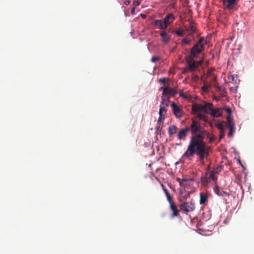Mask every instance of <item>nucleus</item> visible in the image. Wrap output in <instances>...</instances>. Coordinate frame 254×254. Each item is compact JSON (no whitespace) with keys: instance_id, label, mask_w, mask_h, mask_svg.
<instances>
[{"instance_id":"f257e3e1","label":"nucleus","mask_w":254,"mask_h":254,"mask_svg":"<svg viewBox=\"0 0 254 254\" xmlns=\"http://www.w3.org/2000/svg\"><path fill=\"white\" fill-rule=\"evenodd\" d=\"M210 149V146L207 145L205 142L192 145H189L183 157L186 158H190L196 154L199 157V160L203 161L204 160L205 158L207 159L209 155V151Z\"/></svg>"},{"instance_id":"f03ea898","label":"nucleus","mask_w":254,"mask_h":254,"mask_svg":"<svg viewBox=\"0 0 254 254\" xmlns=\"http://www.w3.org/2000/svg\"><path fill=\"white\" fill-rule=\"evenodd\" d=\"M189 127L192 135L189 145L205 142L204 140L207 131L203 128L198 121L193 120Z\"/></svg>"},{"instance_id":"7ed1b4c3","label":"nucleus","mask_w":254,"mask_h":254,"mask_svg":"<svg viewBox=\"0 0 254 254\" xmlns=\"http://www.w3.org/2000/svg\"><path fill=\"white\" fill-rule=\"evenodd\" d=\"M206 44V41L204 37H201L199 39L198 42L194 45L190 50L191 55L194 57L197 58L198 56L204 50L205 45Z\"/></svg>"},{"instance_id":"20e7f679","label":"nucleus","mask_w":254,"mask_h":254,"mask_svg":"<svg viewBox=\"0 0 254 254\" xmlns=\"http://www.w3.org/2000/svg\"><path fill=\"white\" fill-rule=\"evenodd\" d=\"M208 112L212 117L213 118H219L222 116V109L221 108H214L213 105L211 103H208L207 104Z\"/></svg>"},{"instance_id":"39448f33","label":"nucleus","mask_w":254,"mask_h":254,"mask_svg":"<svg viewBox=\"0 0 254 254\" xmlns=\"http://www.w3.org/2000/svg\"><path fill=\"white\" fill-rule=\"evenodd\" d=\"M204 105L198 104H194L192 107V112L193 114H195L196 113L199 112H203L205 114L209 113L208 112V106L207 102H204Z\"/></svg>"},{"instance_id":"423d86ee","label":"nucleus","mask_w":254,"mask_h":254,"mask_svg":"<svg viewBox=\"0 0 254 254\" xmlns=\"http://www.w3.org/2000/svg\"><path fill=\"white\" fill-rule=\"evenodd\" d=\"M180 209L183 212L187 213L193 211L195 209V204L193 202H184L180 205Z\"/></svg>"},{"instance_id":"0eeeda50","label":"nucleus","mask_w":254,"mask_h":254,"mask_svg":"<svg viewBox=\"0 0 254 254\" xmlns=\"http://www.w3.org/2000/svg\"><path fill=\"white\" fill-rule=\"evenodd\" d=\"M160 89L163 90L162 95L167 98H170L172 96L174 97L177 93L176 91L169 86L161 87Z\"/></svg>"},{"instance_id":"6e6552de","label":"nucleus","mask_w":254,"mask_h":254,"mask_svg":"<svg viewBox=\"0 0 254 254\" xmlns=\"http://www.w3.org/2000/svg\"><path fill=\"white\" fill-rule=\"evenodd\" d=\"M222 170V166H218L214 168L210 173V176L209 178H205L206 181L208 183L210 182L212 179L213 181L216 182L217 180V177H215V175L218 174Z\"/></svg>"},{"instance_id":"1a4fd4ad","label":"nucleus","mask_w":254,"mask_h":254,"mask_svg":"<svg viewBox=\"0 0 254 254\" xmlns=\"http://www.w3.org/2000/svg\"><path fill=\"white\" fill-rule=\"evenodd\" d=\"M171 107L172 108L173 114L177 118H181L183 116V111L174 102H173Z\"/></svg>"},{"instance_id":"9d476101","label":"nucleus","mask_w":254,"mask_h":254,"mask_svg":"<svg viewBox=\"0 0 254 254\" xmlns=\"http://www.w3.org/2000/svg\"><path fill=\"white\" fill-rule=\"evenodd\" d=\"M169 208L171 211L172 212L171 215V217L172 218L174 217H181L180 210L178 209L177 205L176 204V203L170 205Z\"/></svg>"},{"instance_id":"9b49d317","label":"nucleus","mask_w":254,"mask_h":254,"mask_svg":"<svg viewBox=\"0 0 254 254\" xmlns=\"http://www.w3.org/2000/svg\"><path fill=\"white\" fill-rule=\"evenodd\" d=\"M175 19L174 15L172 13H169L166 15L164 19V22L165 24V28H167V26Z\"/></svg>"},{"instance_id":"f8f14e48","label":"nucleus","mask_w":254,"mask_h":254,"mask_svg":"<svg viewBox=\"0 0 254 254\" xmlns=\"http://www.w3.org/2000/svg\"><path fill=\"white\" fill-rule=\"evenodd\" d=\"M190 131V127H187L185 128L181 129L178 133V137L179 139H185L188 132Z\"/></svg>"},{"instance_id":"ddd939ff","label":"nucleus","mask_w":254,"mask_h":254,"mask_svg":"<svg viewBox=\"0 0 254 254\" xmlns=\"http://www.w3.org/2000/svg\"><path fill=\"white\" fill-rule=\"evenodd\" d=\"M186 29L189 35H191L195 33L196 27L194 23H190L188 26H186Z\"/></svg>"},{"instance_id":"4468645a","label":"nucleus","mask_w":254,"mask_h":254,"mask_svg":"<svg viewBox=\"0 0 254 254\" xmlns=\"http://www.w3.org/2000/svg\"><path fill=\"white\" fill-rule=\"evenodd\" d=\"M160 36L162 38V40L164 43H168L170 41V36L165 31H162L161 32Z\"/></svg>"},{"instance_id":"2eb2a0df","label":"nucleus","mask_w":254,"mask_h":254,"mask_svg":"<svg viewBox=\"0 0 254 254\" xmlns=\"http://www.w3.org/2000/svg\"><path fill=\"white\" fill-rule=\"evenodd\" d=\"M207 201H208L207 195L203 192H200V200H199L200 204L206 205Z\"/></svg>"},{"instance_id":"dca6fc26","label":"nucleus","mask_w":254,"mask_h":254,"mask_svg":"<svg viewBox=\"0 0 254 254\" xmlns=\"http://www.w3.org/2000/svg\"><path fill=\"white\" fill-rule=\"evenodd\" d=\"M178 128L175 125H171L168 128V133L169 136H171L173 134L176 133Z\"/></svg>"},{"instance_id":"f3484780","label":"nucleus","mask_w":254,"mask_h":254,"mask_svg":"<svg viewBox=\"0 0 254 254\" xmlns=\"http://www.w3.org/2000/svg\"><path fill=\"white\" fill-rule=\"evenodd\" d=\"M228 127L229 128L228 136H231L233 135L235 131V123L231 124L229 123V125H228Z\"/></svg>"},{"instance_id":"a211bd4d","label":"nucleus","mask_w":254,"mask_h":254,"mask_svg":"<svg viewBox=\"0 0 254 254\" xmlns=\"http://www.w3.org/2000/svg\"><path fill=\"white\" fill-rule=\"evenodd\" d=\"M162 99V102L161 103L160 105L164 106V107H168L169 106V98H167V97H164L163 95H162L161 97Z\"/></svg>"},{"instance_id":"6ab92c4d","label":"nucleus","mask_w":254,"mask_h":254,"mask_svg":"<svg viewBox=\"0 0 254 254\" xmlns=\"http://www.w3.org/2000/svg\"><path fill=\"white\" fill-rule=\"evenodd\" d=\"M196 67H197V66H196V63H195V62H193L189 64L188 67L186 68L185 70L193 71L196 69Z\"/></svg>"},{"instance_id":"aec40b11","label":"nucleus","mask_w":254,"mask_h":254,"mask_svg":"<svg viewBox=\"0 0 254 254\" xmlns=\"http://www.w3.org/2000/svg\"><path fill=\"white\" fill-rule=\"evenodd\" d=\"M167 112V109L165 107L160 105V109H159V115H166Z\"/></svg>"},{"instance_id":"412c9836","label":"nucleus","mask_w":254,"mask_h":254,"mask_svg":"<svg viewBox=\"0 0 254 254\" xmlns=\"http://www.w3.org/2000/svg\"><path fill=\"white\" fill-rule=\"evenodd\" d=\"M195 58V57L192 56L190 54V56H188L186 57V62H187V63L188 64L194 62V58Z\"/></svg>"},{"instance_id":"4be33fe9","label":"nucleus","mask_w":254,"mask_h":254,"mask_svg":"<svg viewBox=\"0 0 254 254\" xmlns=\"http://www.w3.org/2000/svg\"><path fill=\"white\" fill-rule=\"evenodd\" d=\"M180 193L182 195L183 197L185 199L190 196V193L189 192H187L186 190H181Z\"/></svg>"},{"instance_id":"5701e85b","label":"nucleus","mask_w":254,"mask_h":254,"mask_svg":"<svg viewBox=\"0 0 254 254\" xmlns=\"http://www.w3.org/2000/svg\"><path fill=\"white\" fill-rule=\"evenodd\" d=\"M209 139V142L211 143L215 140V137L214 135L209 133L207 131L206 136Z\"/></svg>"},{"instance_id":"b1692460","label":"nucleus","mask_w":254,"mask_h":254,"mask_svg":"<svg viewBox=\"0 0 254 254\" xmlns=\"http://www.w3.org/2000/svg\"><path fill=\"white\" fill-rule=\"evenodd\" d=\"M214 191H215V192L218 195H219V196H223V193H224V192H222L220 191L219 187L217 185L215 186V187L214 188Z\"/></svg>"},{"instance_id":"393cba45","label":"nucleus","mask_w":254,"mask_h":254,"mask_svg":"<svg viewBox=\"0 0 254 254\" xmlns=\"http://www.w3.org/2000/svg\"><path fill=\"white\" fill-rule=\"evenodd\" d=\"M217 127L220 130V132L224 131V124L223 123H220L216 125Z\"/></svg>"},{"instance_id":"a878e982","label":"nucleus","mask_w":254,"mask_h":254,"mask_svg":"<svg viewBox=\"0 0 254 254\" xmlns=\"http://www.w3.org/2000/svg\"><path fill=\"white\" fill-rule=\"evenodd\" d=\"M166 198H167V200L169 202L170 205H171L172 204L175 203L173 199V198L171 196V195L166 196Z\"/></svg>"},{"instance_id":"bb28decb","label":"nucleus","mask_w":254,"mask_h":254,"mask_svg":"<svg viewBox=\"0 0 254 254\" xmlns=\"http://www.w3.org/2000/svg\"><path fill=\"white\" fill-rule=\"evenodd\" d=\"M197 117L200 120L205 121L206 116L202 114L199 113L197 114Z\"/></svg>"},{"instance_id":"cd10ccee","label":"nucleus","mask_w":254,"mask_h":254,"mask_svg":"<svg viewBox=\"0 0 254 254\" xmlns=\"http://www.w3.org/2000/svg\"><path fill=\"white\" fill-rule=\"evenodd\" d=\"M165 118V115L161 116L160 115H159V118L157 121V124L158 125V124H160V123H161L162 122H163Z\"/></svg>"},{"instance_id":"c85d7f7f","label":"nucleus","mask_w":254,"mask_h":254,"mask_svg":"<svg viewBox=\"0 0 254 254\" xmlns=\"http://www.w3.org/2000/svg\"><path fill=\"white\" fill-rule=\"evenodd\" d=\"M210 85L205 84L202 87V90L204 92L207 93L208 92V88L209 87Z\"/></svg>"},{"instance_id":"c756f323","label":"nucleus","mask_w":254,"mask_h":254,"mask_svg":"<svg viewBox=\"0 0 254 254\" xmlns=\"http://www.w3.org/2000/svg\"><path fill=\"white\" fill-rule=\"evenodd\" d=\"M182 42L183 44H190L191 42V41L187 39H183L182 41Z\"/></svg>"},{"instance_id":"7c9ffc66","label":"nucleus","mask_w":254,"mask_h":254,"mask_svg":"<svg viewBox=\"0 0 254 254\" xmlns=\"http://www.w3.org/2000/svg\"><path fill=\"white\" fill-rule=\"evenodd\" d=\"M160 59V58L159 57H153L151 59V61L153 63H155L159 61Z\"/></svg>"},{"instance_id":"2f4dec72","label":"nucleus","mask_w":254,"mask_h":254,"mask_svg":"<svg viewBox=\"0 0 254 254\" xmlns=\"http://www.w3.org/2000/svg\"><path fill=\"white\" fill-rule=\"evenodd\" d=\"M227 122H228V125H229V123H231V124L232 123H234L233 122L232 118L231 117V115H228V117L227 118Z\"/></svg>"},{"instance_id":"473e14b6","label":"nucleus","mask_w":254,"mask_h":254,"mask_svg":"<svg viewBox=\"0 0 254 254\" xmlns=\"http://www.w3.org/2000/svg\"><path fill=\"white\" fill-rule=\"evenodd\" d=\"M176 34L178 36L180 37H183L184 36L183 32L182 30H177L176 31Z\"/></svg>"},{"instance_id":"72a5a7b5","label":"nucleus","mask_w":254,"mask_h":254,"mask_svg":"<svg viewBox=\"0 0 254 254\" xmlns=\"http://www.w3.org/2000/svg\"><path fill=\"white\" fill-rule=\"evenodd\" d=\"M220 96L222 97H225L226 96V92L225 89H223L220 93Z\"/></svg>"},{"instance_id":"f704fd0d","label":"nucleus","mask_w":254,"mask_h":254,"mask_svg":"<svg viewBox=\"0 0 254 254\" xmlns=\"http://www.w3.org/2000/svg\"><path fill=\"white\" fill-rule=\"evenodd\" d=\"M223 110L226 111L229 115H231L232 111L230 108H224Z\"/></svg>"},{"instance_id":"c9c22d12","label":"nucleus","mask_w":254,"mask_h":254,"mask_svg":"<svg viewBox=\"0 0 254 254\" xmlns=\"http://www.w3.org/2000/svg\"><path fill=\"white\" fill-rule=\"evenodd\" d=\"M162 23V21L160 20H155L154 21V24L155 25H159H159H161Z\"/></svg>"},{"instance_id":"e433bc0d","label":"nucleus","mask_w":254,"mask_h":254,"mask_svg":"<svg viewBox=\"0 0 254 254\" xmlns=\"http://www.w3.org/2000/svg\"><path fill=\"white\" fill-rule=\"evenodd\" d=\"M168 80V79L166 78H160L159 79V82L162 83H165Z\"/></svg>"},{"instance_id":"4c0bfd02","label":"nucleus","mask_w":254,"mask_h":254,"mask_svg":"<svg viewBox=\"0 0 254 254\" xmlns=\"http://www.w3.org/2000/svg\"><path fill=\"white\" fill-rule=\"evenodd\" d=\"M163 191L165 192L166 196L170 195L169 191H168V190L166 189H164Z\"/></svg>"},{"instance_id":"58836bf2","label":"nucleus","mask_w":254,"mask_h":254,"mask_svg":"<svg viewBox=\"0 0 254 254\" xmlns=\"http://www.w3.org/2000/svg\"><path fill=\"white\" fill-rule=\"evenodd\" d=\"M163 191L165 192L166 196L170 195L169 191H168V190L166 189H164Z\"/></svg>"},{"instance_id":"ea45409f","label":"nucleus","mask_w":254,"mask_h":254,"mask_svg":"<svg viewBox=\"0 0 254 254\" xmlns=\"http://www.w3.org/2000/svg\"><path fill=\"white\" fill-rule=\"evenodd\" d=\"M133 4L135 6H137L140 4V2L138 1L135 0L133 2Z\"/></svg>"},{"instance_id":"a19ab883","label":"nucleus","mask_w":254,"mask_h":254,"mask_svg":"<svg viewBox=\"0 0 254 254\" xmlns=\"http://www.w3.org/2000/svg\"><path fill=\"white\" fill-rule=\"evenodd\" d=\"M221 132V134H220V136H219V140H221L224 136V131H222V132Z\"/></svg>"},{"instance_id":"79ce46f5","label":"nucleus","mask_w":254,"mask_h":254,"mask_svg":"<svg viewBox=\"0 0 254 254\" xmlns=\"http://www.w3.org/2000/svg\"><path fill=\"white\" fill-rule=\"evenodd\" d=\"M160 128V124H157V126L156 127H155V128L157 130H158Z\"/></svg>"},{"instance_id":"37998d69","label":"nucleus","mask_w":254,"mask_h":254,"mask_svg":"<svg viewBox=\"0 0 254 254\" xmlns=\"http://www.w3.org/2000/svg\"><path fill=\"white\" fill-rule=\"evenodd\" d=\"M159 28L160 29H164L165 28V26L163 27V23H162L161 25H159Z\"/></svg>"},{"instance_id":"c03bdc74","label":"nucleus","mask_w":254,"mask_h":254,"mask_svg":"<svg viewBox=\"0 0 254 254\" xmlns=\"http://www.w3.org/2000/svg\"><path fill=\"white\" fill-rule=\"evenodd\" d=\"M129 3H130V1H128V0H126V1H125V4L126 5H127L129 4Z\"/></svg>"},{"instance_id":"a18cd8bd","label":"nucleus","mask_w":254,"mask_h":254,"mask_svg":"<svg viewBox=\"0 0 254 254\" xmlns=\"http://www.w3.org/2000/svg\"><path fill=\"white\" fill-rule=\"evenodd\" d=\"M217 89H218V90L219 91H220V92H221L222 91V90H223V89H222V88H221V87H219V86L217 87Z\"/></svg>"},{"instance_id":"49530a36","label":"nucleus","mask_w":254,"mask_h":254,"mask_svg":"<svg viewBox=\"0 0 254 254\" xmlns=\"http://www.w3.org/2000/svg\"><path fill=\"white\" fill-rule=\"evenodd\" d=\"M134 11H135V8L133 7L132 8V9L131 10V13H133L134 12Z\"/></svg>"},{"instance_id":"de8ad7c7","label":"nucleus","mask_w":254,"mask_h":254,"mask_svg":"<svg viewBox=\"0 0 254 254\" xmlns=\"http://www.w3.org/2000/svg\"><path fill=\"white\" fill-rule=\"evenodd\" d=\"M161 187H162V188L163 190L164 189H166V188H165V186H164V185H163V184H161Z\"/></svg>"},{"instance_id":"09e8293b","label":"nucleus","mask_w":254,"mask_h":254,"mask_svg":"<svg viewBox=\"0 0 254 254\" xmlns=\"http://www.w3.org/2000/svg\"><path fill=\"white\" fill-rule=\"evenodd\" d=\"M141 16H142L143 18H145L146 15H145V14H141Z\"/></svg>"},{"instance_id":"8fccbe9b","label":"nucleus","mask_w":254,"mask_h":254,"mask_svg":"<svg viewBox=\"0 0 254 254\" xmlns=\"http://www.w3.org/2000/svg\"><path fill=\"white\" fill-rule=\"evenodd\" d=\"M202 165L204 164V160L203 161H200Z\"/></svg>"},{"instance_id":"3c124183","label":"nucleus","mask_w":254,"mask_h":254,"mask_svg":"<svg viewBox=\"0 0 254 254\" xmlns=\"http://www.w3.org/2000/svg\"><path fill=\"white\" fill-rule=\"evenodd\" d=\"M183 181L184 182H187V179H183Z\"/></svg>"},{"instance_id":"603ef678","label":"nucleus","mask_w":254,"mask_h":254,"mask_svg":"<svg viewBox=\"0 0 254 254\" xmlns=\"http://www.w3.org/2000/svg\"><path fill=\"white\" fill-rule=\"evenodd\" d=\"M209 168H210V165H209L208 166V169H209Z\"/></svg>"}]
</instances>
